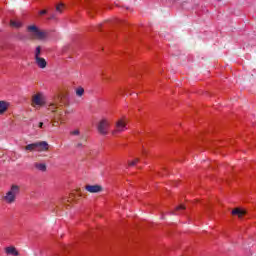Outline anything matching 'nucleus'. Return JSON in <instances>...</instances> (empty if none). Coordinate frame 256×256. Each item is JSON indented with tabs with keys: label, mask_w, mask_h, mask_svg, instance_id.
<instances>
[{
	"label": "nucleus",
	"mask_w": 256,
	"mask_h": 256,
	"mask_svg": "<svg viewBox=\"0 0 256 256\" xmlns=\"http://www.w3.org/2000/svg\"><path fill=\"white\" fill-rule=\"evenodd\" d=\"M139 163V158H135L134 160L128 161L129 167H135Z\"/></svg>",
	"instance_id": "nucleus-19"
},
{
	"label": "nucleus",
	"mask_w": 256,
	"mask_h": 256,
	"mask_svg": "<svg viewBox=\"0 0 256 256\" xmlns=\"http://www.w3.org/2000/svg\"><path fill=\"white\" fill-rule=\"evenodd\" d=\"M70 135H72L73 137H79L81 135V131L79 129L72 130L70 132Z\"/></svg>",
	"instance_id": "nucleus-18"
},
{
	"label": "nucleus",
	"mask_w": 256,
	"mask_h": 256,
	"mask_svg": "<svg viewBox=\"0 0 256 256\" xmlns=\"http://www.w3.org/2000/svg\"><path fill=\"white\" fill-rule=\"evenodd\" d=\"M34 61L39 69H45L47 67V60L43 57L35 58Z\"/></svg>",
	"instance_id": "nucleus-9"
},
{
	"label": "nucleus",
	"mask_w": 256,
	"mask_h": 256,
	"mask_svg": "<svg viewBox=\"0 0 256 256\" xmlns=\"http://www.w3.org/2000/svg\"><path fill=\"white\" fill-rule=\"evenodd\" d=\"M4 253L7 256H19V250L15 246H7L4 248Z\"/></svg>",
	"instance_id": "nucleus-8"
},
{
	"label": "nucleus",
	"mask_w": 256,
	"mask_h": 256,
	"mask_svg": "<svg viewBox=\"0 0 256 256\" xmlns=\"http://www.w3.org/2000/svg\"><path fill=\"white\" fill-rule=\"evenodd\" d=\"M21 193V186L17 184H13L10 189L4 194L3 201L7 203V205H13L17 201V197Z\"/></svg>",
	"instance_id": "nucleus-2"
},
{
	"label": "nucleus",
	"mask_w": 256,
	"mask_h": 256,
	"mask_svg": "<svg viewBox=\"0 0 256 256\" xmlns=\"http://www.w3.org/2000/svg\"><path fill=\"white\" fill-rule=\"evenodd\" d=\"M10 27H13V29H21V27H23V22L20 20H11Z\"/></svg>",
	"instance_id": "nucleus-13"
},
{
	"label": "nucleus",
	"mask_w": 256,
	"mask_h": 256,
	"mask_svg": "<svg viewBox=\"0 0 256 256\" xmlns=\"http://www.w3.org/2000/svg\"><path fill=\"white\" fill-rule=\"evenodd\" d=\"M34 167L35 169H37V171H41L42 173H45V171H47V164L43 162L34 163Z\"/></svg>",
	"instance_id": "nucleus-12"
},
{
	"label": "nucleus",
	"mask_w": 256,
	"mask_h": 256,
	"mask_svg": "<svg viewBox=\"0 0 256 256\" xmlns=\"http://www.w3.org/2000/svg\"><path fill=\"white\" fill-rule=\"evenodd\" d=\"M63 9H65V4L63 3H59L57 6H56V12L58 13H63Z\"/></svg>",
	"instance_id": "nucleus-17"
},
{
	"label": "nucleus",
	"mask_w": 256,
	"mask_h": 256,
	"mask_svg": "<svg viewBox=\"0 0 256 256\" xmlns=\"http://www.w3.org/2000/svg\"><path fill=\"white\" fill-rule=\"evenodd\" d=\"M181 209H185V205L181 204L176 207V211H181Z\"/></svg>",
	"instance_id": "nucleus-21"
},
{
	"label": "nucleus",
	"mask_w": 256,
	"mask_h": 256,
	"mask_svg": "<svg viewBox=\"0 0 256 256\" xmlns=\"http://www.w3.org/2000/svg\"><path fill=\"white\" fill-rule=\"evenodd\" d=\"M47 105V96L45 92H36L31 96V107L33 109H41Z\"/></svg>",
	"instance_id": "nucleus-3"
},
{
	"label": "nucleus",
	"mask_w": 256,
	"mask_h": 256,
	"mask_svg": "<svg viewBox=\"0 0 256 256\" xmlns=\"http://www.w3.org/2000/svg\"><path fill=\"white\" fill-rule=\"evenodd\" d=\"M36 151L38 153H43L45 151H49V143L45 141L36 142Z\"/></svg>",
	"instance_id": "nucleus-7"
},
{
	"label": "nucleus",
	"mask_w": 256,
	"mask_h": 256,
	"mask_svg": "<svg viewBox=\"0 0 256 256\" xmlns=\"http://www.w3.org/2000/svg\"><path fill=\"white\" fill-rule=\"evenodd\" d=\"M39 15H47V10H42L39 12Z\"/></svg>",
	"instance_id": "nucleus-22"
},
{
	"label": "nucleus",
	"mask_w": 256,
	"mask_h": 256,
	"mask_svg": "<svg viewBox=\"0 0 256 256\" xmlns=\"http://www.w3.org/2000/svg\"><path fill=\"white\" fill-rule=\"evenodd\" d=\"M25 151H30V152L37 151V142L32 143V144H28L25 147Z\"/></svg>",
	"instance_id": "nucleus-14"
},
{
	"label": "nucleus",
	"mask_w": 256,
	"mask_h": 256,
	"mask_svg": "<svg viewBox=\"0 0 256 256\" xmlns=\"http://www.w3.org/2000/svg\"><path fill=\"white\" fill-rule=\"evenodd\" d=\"M55 125H57V122H54V123H53V126H54V127H55Z\"/></svg>",
	"instance_id": "nucleus-25"
},
{
	"label": "nucleus",
	"mask_w": 256,
	"mask_h": 256,
	"mask_svg": "<svg viewBox=\"0 0 256 256\" xmlns=\"http://www.w3.org/2000/svg\"><path fill=\"white\" fill-rule=\"evenodd\" d=\"M39 127H40V129H43V122L39 123Z\"/></svg>",
	"instance_id": "nucleus-23"
},
{
	"label": "nucleus",
	"mask_w": 256,
	"mask_h": 256,
	"mask_svg": "<svg viewBox=\"0 0 256 256\" xmlns=\"http://www.w3.org/2000/svg\"><path fill=\"white\" fill-rule=\"evenodd\" d=\"M76 146H77V147H83V144L78 143Z\"/></svg>",
	"instance_id": "nucleus-24"
},
{
	"label": "nucleus",
	"mask_w": 256,
	"mask_h": 256,
	"mask_svg": "<svg viewBox=\"0 0 256 256\" xmlns=\"http://www.w3.org/2000/svg\"><path fill=\"white\" fill-rule=\"evenodd\" d=\"M9 109V102L7 101H0V115H5L7 110Z\"/></svg>",
	"instance_id": "nucleus-11"
},
{
	"label": "nucleus",
	"mask_w": 256,
	"mask_h": 256,
	"mask_svg": "<svg viewBox=\"0 0 256 256\" xmlns=\"http://www.w3.org/2000/svg\"><path fill=\"white\" fill-rule=\"evenodd\" d=\"M232 215H236L239 219H243V215H247V210L243 208H234Z\"/></svg>",
	"instance_id": "nucleus-10"
},
{
	"label": "nucleus",
	"mask_w": 256,
	"mask_h": 256,
	"mask_svg": "<svg viewBox=\"0 0 256 256\" xmlns=\"http://www.w3.org/2000/svg\"><path fill=\"white\" fill-rule=\"evenodd\" d=\"M85 191L87 193H103V186L100 184H88L84 187Z\"/></svg>",
	"instance_id": "nucleus-6"
},
{
	"label": "nucleus",
	"mask_w": 256,
	"mask_h": 256,
	"mask_svg": "<svg viewBox=\"0 0 256 256\" xmlns=\"http://www.w3.org/2000/svg\"><path fill=\"white\" fill-rule=\"evenodd\" d=\"M56 109H57V106L55 104L49 105V111L55 112Z\"/></svg>",
	"instance_id": "nucleus-20"
},
{
	"label": "nucleus",
	"mask_w": 256,
	"mask_h": 256,
	"mask_svg": "<svg viewBox=\"0 0 256 256\" xmlns=\"http://www.w3.org/2000/svg\"><path fill=\"white\" fill-rule=\"evenodd\" d=\"M75 93L77 97H83L85 95V89L80 86L76 88Z\"/></svg>",
	"instance_id": "nucleus-15"
},
{
	"label": "nucleus",
	"mask_w": 256,
	"mask_h": 256,
	"mask_svg": "<svg viewBox=\"0 0 256 256\" xmlns=\"http://www.w3.org/2000/svg\"><path fill=\"white\" fill-rule=\"evenodd\" d=\"M27 33L32 39H37L38 41H47L49 39V32L42 30L35 24L27 27Z\"/></svg>",
	"instance_id": "nucleus-1"
},
{
	"label": "nucleus",
	"mask_w": 256,
	"mask_h": 256,
	"mask_svg": "<svg viewBox=\"0 0 256 256\" xmlns=\"http://www.w3.org/2000/svg\"><path fill=\"white\" fill-rule=\"evenodd\" d=\"M41 46H37L34 50V59H39L41 57Z\"/></svg>",
	"instance_id": "nucleus-16"
},
{
	"label": "nucleus",
	"mask_w": 256,
	"mask_h": 256,
	"mask_svg": "<svg viewBox=\"0 0 256 256\" xmlns=\"http://www.w3.org/2000/svg\"><path fill=\"white\" fill-rule=\"evenodd\" d=\"M127 117H121L115 122V129L112 131V135H119V133H125L127 131Z\"/></svg>",
	"instance_id": "nucleus-5"
},
{
	"label": "nucleus",
	"mask_w": 256,
	"mask_h": 256,
	"mask_svg": "<svg viewBox=\"0 0 256 256\" xmlns=\"http://www.w3.org/2000/svg\"><path fill=\"white\" fill-rule=\"evenodd\" d=\"M109 129H111V120L103 117L97 123V131L100 135H109Z\"/></svg>",
	"instance_id": "nucleus-4"
},
{
	"label": "nucleus",
	"mask_w": 256,
	"mask_h": 256,
	"mask_svg": "<svg viewBox=\"0 0 256 256\" xmlns=\"http://www.w3.org/2000/svg\"><path fill=\"white\" fill-rule=\"evenodd\" d=\"M172 215H175V212H172Z\"/></svg>",
	"instance_id": "nucleus-26"
}]
</instances>
